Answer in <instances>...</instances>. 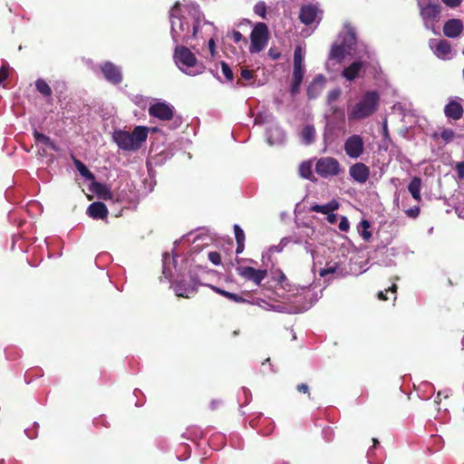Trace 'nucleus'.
Masks as SVG:
<instances>
[{
  "label": "nucleus",
  "instance_id": "1",
  "mask_svg": "<svg viewBox=\"0 0 464 464\" xmlns=\"http://www.w3.org/2000/svg\"><path fill=\"white\" fill-rule=\"evenodd\" d=\"M189 243V249L185 259L186 266L189 267L191 282L185 285L183 280H178L181 268H178V261L174 256L165 253L162 256V276L171 283V287L177 296L189 298L196 293L200 285L199 276L192 275V266L200 267L203 256V237L201 233H189L186 239Z\"/></svg>",
  "mask_w": 464,
  "mask_h": 464
},
{
  "label": "nucleus",
  "instance_id": "2",
  "mask_svg": "<svg viewBox=\"0 0 464 464\" xmlns=\"http://www.w3.org/2000/svg\"><path fill=\"white\" fill-rule=\"evenodd\" d=\"M171 37L174 43H189L200 34V6L195 4L184 5L177 2L169 14Z\"/></svg>",
  "mask_w": 464,
  "mask_h": 464
},
{
  "label": "nucleus",
  "instance_id": "3",
  "mask_svg": "<svg viewBox=\"0 0 464 464\" xmlns=\"http://www.w3.org/2000/svg\"><path fill=\"white\" fill-rule=\"evenodd\" d=\"M355 44L354 30L349 24H345L338 41L332 45L326 66H334L341 63L346 56H353Z\"/></svg>",
  "mask_w": 464,
  "mask_h": 464
},
{
  "label": "nucleus",
  "instance_id": "4",
  "mask_svg": "<svg viewBox=\"0 0 464 464\" xmlns=\"http://www.w3.org/2000/svg\"><path fill=\"white\" fill-rule=\"evenodd\" d=\"M148 132L147 127L137 126L132 132L122 130H114L112 139L121 150L134 151L139 150L147 140Z\"/></svg>",
  "mask_w": 464,
  "mask_h": 464
},
{
  "label": "nucleus",
  "instance_id": "5",
  "mask_svg": "<svg viewBox=\"0 0 464 464\" xmlns=\"http://www.w3.org/2000/svg\"><path fill=\"white\" fill-rule=\"evenodd\" d=\"M380 96L374 92H365L362 98L348 110L350 121H361L372 115L378 107Z\"/></svg>",
  "mask_w": 464,
  "mask_h": 464
},
{
  "label": "nucleus",
  "instance_id": "6",
  "mask_svg": "<svg viewBox=\"0 0 464 464\" xmlns=\"http://www.w3.org/2000/svg\"><path fill=\"white\" fill-rule=\"evenodd\" d=\"M173 58L178 68L184 73L195 76L202 72V64L198 62L195 54L187 47L177 45Z\"/></svg>",
  "mask_w": 464,
  "mask_h": 464
},
{
  "label": "nucleus",
  "instance_id": "7",
  "mask_svg": "<svg viewBox=\"0 0 464 464\" xmlns=\"http://www.w3.org/2000/svg\"><path fill=\"white\" fill-rule=\"evenodd\" d=\"M250 39V53H255L264 50L268 42V28L266 24L264 23L256 24L251 32Z\"/></svg>",
  "mask_w": 464,
  "mask_h": 464
},
{
  "label": "nucleus",
  "instance_id": "8",
  "mask_svg": "<svg viewBox=\"0 0 464 464\" xmlns=\"http://www.w3.org/2000/svg\"><path fill=\"white\" fill-rule=\"evenodd\" d=\"M315 171L322 178L327 179L339 175L342 171V168L335 158L324 157L317 160Z\"/></svg>",
  "mask_w": 464,
  "mask_h": 464
},
{
  "label": "nucleus",
  "instance_id": "9",
  "mask_svg": "<svg viewBox=\"0 0 464 464\" xmlns=\"http://www.w3.org/2000/svg\"><path fill=\"white\" fill-rule=\"evenodd\" d=\"M343 150L350 159H359L365 150L363 138L359 134L350 135L344 141Z\"/></svg>",
  "mask_w": 464,
  "mask_h": 464
},
{
  "label": "nucleus",
  "instance_id": "10",
  "mask_svg": "<svg viewBox=\"0 0 464 464\" xmlns=\"http://www.w3.org/2000/svg\"><path fill=\"white\" fill-rule=\"evenodd\" d=\"M149 114L160 121H169L174 116V107L169 102L155 101L149 107Z\"/></svg>",
  "mask_w": 464,
  "mask_h": 464
},
{
  "label": "nucleus",
  "instance_id": "11",
  "mask_svg": "<svg viewBox=\"0 0 464 464\" xmlns=\"http://www.w3.org/2000/svg\"><path fill=\"white\" fill-rule=\"evenodd\" d=\"M299 18L306 25H317L321 21V12L314 5H305L301 8Z\"/></svg>",
  "mask_w": 464,
  "mask_h": 464
},
{
  "label": "nucleus",
  "instance_id": "12",
  "mask_svg": "<svg viewBox=\"0 0 464 464\" xmlns=\"http://www.w3.org/2000/svg\"><path fill=\"white\" fill-rule=\"evenodd\" d=\"M237 271L240 276L254 282L256 285H259L267 276V271L266 269H255L251 266L239 267Z\"/></svg>",
  "mask_w": 464,
  "mask_h": 464
},
{
  "label": "nucleus",
  "instance_id": "13",
  "mask_svg": "<svg viewBox=\"0 0 464 464\" xmlns=\"http://www.w3.org/2000/svg\"><path fill=\"white\" fill-rule=\"evenodd\" d=\"M349 175L354 181L363 184L369 179L370 169L364 163L357 162L349 168Z\"/></svg>",
  "mask_w": 464,
  "mask_h": 464
},
{
  "label": "nucleus",
  "instance_id": "14",
  "mask_svg": "<svg viewBox=\"0 0 464 464\" xmlns=\"http://www.w3.org/2000/svg\"><path fill=\"white\" fill-rule=\"evenodd\" d=\"M101 70L105 79L113 83H120L122 80L121 69L111 62H105L101 65Z\"/></svg>",
  "mask_w": 464,
  "mask_h": 464
},
{
  "label": "nucleus",
  "instance_id": "15",
  "mask_svg": "<svg viewBox=\"0 0 464 464\" xmlns=\"http://www.w3.org/2000/svg\"><path fill=\"white\" fill-rule=\"evenodd\" d=\"M304 53L300 45L296 46L294 52V71L293 78H296L297 81L300 78H304Z\"/></svg>",
  "mask_w": 464,
  "mask_h": 464
},
{
  "label": "nucleus",
  "instance_id": "16",
  "mask_svg": "<svg viewBox=\"0 0 464 464\" xmlns=\"http://www.w3.org/2000/svg\"><path fill=\"white\" fill-rule=\"evenodd\" d=\"M440 13V7L439 5L429 4L424 7L420 5V15L427 28L430 27V23H432L437 19Z\"/></svg>",
  "mask_w": 464,
  "mask_h": 464
},
{
  "label": "nucleus",
  "instance_id": "17",
  "mask_svg": "<svg viewBox=\"0 0 464 464\" xmlns=\"http://www.w3.org/2000/svg\"><path fill=\"white\" fill-rule=\"evenodd\" d=\"M430 45L434 49V53L440 59H450L451 58V46L449 42L445 40L431 41Z\"/></svg>",
  "mask_w": 464,
  "mask_h": 464
},
{
  "label": "nucleus",
  "instance_id": "18",
  "mask_svg": "<svg viewBox=\"0 0 464 464\" xmlns=\"http://www.w3.org/2000/svg\"><path fill=\"white\" fill-rule=\"evenodd\" d=\"M463 30V23L459 19L447 21L443 27V33L447 37H458Z\"/></svg>",
  "mask_w": 464,
  "mask_h": 464
},
{
  "label": "nucleus",
  "instance_id": "19",
  "mask_svg": "<svg viewBox=\"0 0 464 464\" xmlns=\"http://www.w3.org/2000/svg\"><path fill=\"white\" fill-rule=\"evenodd\" d=\"M364 68V63L362 61H355L348 67L344 68L342 75L347 81H353L358 78Z\"/></svg>",
  "mask_w": 464,
  "mask_h": 464
},
{
  "label": "nucleus",
  "instance_id": "20",
  "mask_svg": "<svg viewBox=\"0 0 464 464\" xmlns=\"http://www.w3.org/2000/svg\"><path fill=\"white\" fill-rule=\"evenodd\" d=\"M87 213L95 219H103L107 217L108 210L102 202H93L88 207Z\"/></svg>",
  "mask_w": 464,
  "mask_h": 464
},
{
  "label": "nucleus",
  "instance_id": "21",
  "mask_svg": "<svg viewBox=\"0 0 464 464\" xmlns=\"http://www.w3.org/2000/svg\"><path fill=\"white\" fill-rule=\"evenodd\" d=\"M267 141L271 144H279L285 140V132L278 126H272L267 130Z\"/></svg>",
  "mask_w": 464,
  "mask_h": 464
},
{
  "label": "nucleus",
  "instance_id": "22",
  "mask_svg": "<svg viewBox=\"0 0 464 464\" xmlns=\"http://www.w3.org/2000/svg\"><path fill=\"white\" fill-rule=\"evenodd\" d=\"M325 79L322 75H317L309 85L307 93L310 98H315L324 89Z\"/></svg>",
  "mask_w": 464,
  "mask_h": 464
},
{
  "label": "nucleus",
  "instance_id": "23",
  "mask_svg": "<svg viewBox=\"0 0 464 464\" xmlns=\"http://www.w3.org/2000/svg\"><path fill=\"white\" fill-rule=\"evenodd\" d=\"M444 112L447 117L459 120L462 117L463 109L459 102H451L445 106Z\"/></svg>",
  "mask_w": 464,
  "mask_h": 464
},
{
  "label": "nucleus",
  "instance_id": "24",
  "mask_svg": "<svg viewBox=\"0 0 464 464\" xmlns=\"http://www.w3.org/2000/svg\"><path fill=\"white\" fill-rule=\"evenodd\" d=\"M420 189L421 179L419 177H414L408 186V190L412 196V198L418 202L421 201Z\"/></svg>",
  "mask_w": 464,
  "mask_h": 464
},
{
  "label": "nucleus",
  "instance_id": "25",
  "mask_svg": "<svg viewBox=\"0 0 464 464\" xmlns=\"http://www.w3.org/2000/svg\"><path fill=\"white\" fill-rule=\"evenodd\" d=\"M339 208V204L333 200L325 205H314L311 207V210L317 213L329 214L334 212Z\"/></svg>",
  "mask_w": 464,
  "mask_h": 464
},
{
  "label": "nucleus",
  "instance_id": "26",
  "mask_svg": "<svg viewBox=\"0 0 464 464\" xmlns=\"http://www.w3.org/2000/svg\"><path fill=\"white\" fill-rule=\"evenodd\" d=\"M315 130L312 125H305L301 131L302 141L309 145L314 141Z\"/></svg>",
  "mask_w": 464,
  "mask_h": 464
},
{
  "label": "nucleus",
  "instance_id": "27",
  "mask_svg": "<svg viewBox=\"0 0 464 464\" xmlns=\"http://www.w3.org/2000/svg\"><path fill=\"white\" fill-rule=\"evenodd\" d=\"M34 137L36 142L43 143L44 145L51 148L53 150H58L55 144L51 140V139L48 136H45L38 132L36 130L34 131Z\"/></svg>",
  "mask_w": 464,
  "mask_h": 464
},
{
  "label": "nucleus",
  "instance_id": "28",
  "mask_svg": "<svg viewBox=\"0 0 464 464\" xmlns=\"http://www.w3.org/2000/svg\"><path fill=\"white\" fill-rule=\"evenodd\" d=\"M338 269L339 264L337 262H328L324 268L319 270V276L324 277L327 275L336 273Z\"/></svg>",
  "mask_w": 464,
  "mask_h": 464
},
{
  "label": "nucleus",
  "instance_id": "29",
  "mask_svg": "<svg viewBox=\"0 0 464 464\" xmlns=\"http://www.w3.org/2000/svg\"><path fill=\"white\" fill-rule=\"evenodd\" d=\"M35 87H36V90L41 93L43 94L44 96L45 97H49L51 96L52 94V89L50 88V86L48 85V83L43 80V79H38L36 82H35Z\"/></svg>",
  "mask_w": 464,
  "mask_h": 464
},
{
  "label": "nucleus",
  "instance_id": "30",
  "mask_svg": "<svg viewBox=\"0 0 464 464\" xmlns=\"http://www.w3.org/2000/svg\"><path fill=\"white\" fill-rule=\"evenodd\" d=\"M75 167L79 173L84 177L86 179L92 180L94 179L93 174L87 169V167L82 163L80 160H76L74 161Z\"/></svg>",
  "mask_w": 464,
  "mask_h": 464
},
{
  "label": "nucleus",
  "instance_id": "31",
  "mask_svg": "<svg viewBox=\"0 0 464 464\" xmlns=\"http://www.w3.org/2000/svg\"><path fill=\"white\" fill-rule=\"evenodd\" d=\"M289 241H290V239L288 237H284L280 240L278 245L270 246L266 253L268 258L270 257L271 254H273L274 252L279 253V252L283 251V249L286 246V245L289 243Z\"/></svg>",
  "mask_w": 464,
  "mask_h": 464
},
{
  "label": "nucleus",
  "instance_id": "32",
  "mask_svg": "<svg viewBox=\"0 0 464 464\" xmlns=\"http://www.w3.org/2000/svg\"><path fill=\"white\" fill-rule=\"evenodd\" d=\"M299 173L304 179H311V177L313 176L311 163L303 162L299 167Z\"/></svg>",
  "mask_w": 464,
  "mask_h": 464
},
{
  "label": "nucleus",
  "instance_id": "33",
  "mask_svg": "<svg viewBox=\"0 0 464 464\" xmlns=\"http://www.w3.org/2000/svg\"><path fill=\"white\" fill-rule=\"evenodd\" d=\"M361 227L362 228L361 232V236L366 241H368L372 237V233L369 231L370 223L367 220H362L361 223Z\"/></svg>",
  "mask_w": 464,
  "mask_h": 464
},
{
  "label": "nucleus",
  "instance_id": "34",
  "mask_svg": "<svg viewBox=\"0 0 464 464\" xmlns=\"http://www.w3.org/2000/svg\"><path fill=\"white\" fill-rule=\"evenodd\" d=\"M254 12L258 16H260L262 18H266V3L262 2V1L256 3V5L254 6Z\"/></svg>",
  "mask_w": 464,
  "mask_h": 464
},
{
  "label": "nucleus",
  "instance_id": "35",
  "mask_svg": "<svg viewBox=\"0 0 464 464\" xmlns=\"http://www.w3.org/2000/svg\"><path fill=\"white\" fill-rule=\"evenodd\" d=\"M222 72L227 81H232L234 78L233 72L226 63H221Z\"/></svg>",
  "mask_w": 464,
  "mask_h": 464
},
{
  "label": "nucleus",
  "instance_id": "36",
  "mask_svg": "<svg viewBox=\"0 0 464 464\" xmlns=\"http://www.w3.org/2000/svg\"><path fill=\"white\" fill-rule=\"evenodd\" d=\"M440 136L446 142H450L455 138V132L450 129H444Z\"/></svg>",
  "mask_w": 464,
  "mask_h": 464
},
{
  "label": "nucleus",
  "instance_id": "37",
  "mask_svg": "<svg viewBox=\"0 0 464 464\" xmlns=\"http://www.w3.org/2000/svg\"><path fill=\"white\" fill-rule=\"evenodd\" d=\"M235 237L237 242L244 243L245 242V233L243 229L238 226H234Z\"/></svg>",
  "mask_w": 464,
  "mask_h": 464
},
{
  "label": "nucleus",
  "instance_id": "38",
  "mask_svg": "<svg viewBox=\"0 0 464 464\" xmlns=\"http://www.w3.org/2000/svg\"><path fill=\"white\" fill-rule=\"evenodd\" d=\"M208 257L209 261L215 266H218L221 264V256L218 252H209Z\"/></svg>",
  "mask_w": 464,
  "mask_h": 464
},
{
  "label": "nucleus",
  "instance_id": "39",
  "mask_svg": "<svg viewBox=\"0 0 464 464\" xmlns=\"http://www.w3.org/2000/svg\"><path fill=\"white\" fill-rule=\"evenodd\" d=\"M303 78H300L298 81L296 78H293V83L291 85V93L295 95L298 92L299 87L302 83Z\"/></svg>",
  "mask_w": 464,
  "mask_h": 464
},
{
  "label": "nucleus",
  "instance_id": "40",
  "mask_svg": "<svg viewBox=\"0 0 464 464\" xmlns=\"http://www.w3.org/2000/svg\"><path fill=\"white\" fill-rule=\"evenodd\" d=\"M420 214V208L414 207L406 210V215L410 218H416Z\"/></svg>",
  "mask_w": 464,
  "mask_h": 464
},
{
  "label": "nucleus",
  "instance_id": "41",
  "mask_svg": "<svg viewBox=\"0 0 464 464\" xmlns=\"http://www.w3.org/2000/svg\"><path fill=\"white\" fill-rule=\"evenodd\" d=\"M350 227L349 221L347 218L342 217L341 221L339 223V229L342 231H347Z\"/></svg>",
  "mask_w": 464,
  "mask_h": 464
},
{
  "label": "nucleus",
  "instance_id": "42",
  "mask_svg": "<svg viewBox=\"0 0 464 464\" xmlns=\"http://www.w3.org/2000/svg\"><path fill=\"white\" fill-rule=\"evenodd\" d=\"M231 37L235 43H239L242 40H244V42L246 43V40L243 37L242 34L238 31H233L231 34Z\"/></svg>",
  "mask_w": 464,
  "mask_h": 464
},
{
  "label": "nucleus",
  "instance_id": "43",
  "mask_svg": "<svg viewBox=\"0 0 464 464\" xmlns=\"http://www.w3.org/2000/svg\"><path fill=\"white\" fill-rule=\"evenodd\" d=\"M241 77L245 80H251L253 79L254 77V73L252 71L248 70V69H246V68H243L241 70Z\"/></svg>",
  "mask_w": 464,
  "mask_h": 464
},
{
  "label": "nucleus",
  "instance_id": "44",
  "mask_svg": "<svg viewBox=\"0 0 464 464\" xmlns=\"http://www.w3.org/2000/svg\"><path fill=\"white\" fill-rule=\"evenodd\" d=\"M446 5L454 8L459 6L462 0H441Z\"/></svg>",
  "mask_w": 464,
  "mask_h": 464
},
{
  "label": "nucleus",
  "instance_id": "45",
  "mask_svg": "<svg viewBox=\"0 0 464 464\" xmlns=\"http://www.w3.org/2000/svg\"><path fill=\"white\" fill-rule=\"evenodd\" d=\"M8 77V69L3 65L0 68V84Z\"/></svg>",
  "mask_w": 464,
  "mask_h": 464
},
{
  "label": "nucleus",
  "instance_id": "46",
  "mask_svg": "<svg viewBox=\"0 0 464 464\" xmlns=\"http://www.w3.org/2000/svg\"><path fill=\"white\" fill-rule=\"evenodd\" d=\"M459 179L464 178V161L459 162L456 166Z\"/></svg>",
  "mask_w": 464,
  "mask_h": 464
},
{
  "label": "nucleus",
  "instance_id": "47",
  "mask_svg": "<svg viewBox=\"0 0 464 464\" xmlns=\"http://www.w3.org/2000/svg\"><path fill=\"white\" fill-rule=\"evenodd\" d=\"M229 299L236 303H245L246 302V300L243 297L239 296L238 295L233 294V293L231 295H229Z\"/></svg>",
  "mask_w": 464,
  "mask_h": 464
},
{
  "label": "nucleus",
  "instance_id": "48",
  "mask_svg": "<svg viewBox=\"0 0 464 464\" xmlns=\"http://www.w3.org/2000/svg\"><path fill=\"white\" fill-rule=\"evenodd\" d=\"M208 48H209V51H210V53L212 55V57L215 56V48H216V44H215V41L213 38L209 39L208 41Z\"/></svg>",
  "mask_w": 464,
  "mask_h": 464
},
{
  "label": "nucleus",
  "instance_id": "49",
  "mask_svg": "<svg viewBox=\"0 0 464 464\" xmlns=\"http://www.w3.org/2000/svg\"><path fill=\"white\" fill-rule=\"evenodd\" d=\"M456 212L459 218H464V202L456 208Z\"/></svg>",
  "mask_w": 464,
  "mask_h": 464
},
{
  "label": "nucleus",
  "instance_id": "50",
  "mask_svg": "<svg viewBox=\"0 0 464 464\" xmlns=\"http://www.w3.org/2000/svg\"><path fill=\"white\" fill-rule=\"evenodd\" d=\"M297 391L300 392L308 393L309 387L305 383H301V384L297 385Z\"/></svg>",
  "mask_w": 464,
  "mask_h": 464
},
{
  "label": "nucleus",
  "instance_id": "51",
  "mask_svg": "<svg viewBox=\"0 0 464 464\" xmlns=\"http://www.w3.org/2000/svg\"><path fill=\"white\" fill-rule=\"evenodd\" d=\"M209 287H211L213 290L217 291L218 293L221 294L222 295L226 296L228 299H229V295L232 294V293L227 292L225 290L217 289L216 287H214L212 285H209Z\"/></svg>",
  "mask_w": 464,
  "mask_h": 464
},
{
  "label": "nucleus",
  "instance_id": "52",
  "mask_svg": "<svg viewBox=\"0 0 464 464\" xmlns=\"http://www.w3.org/2000/svg\"><path fill=\"white\" fill-rule=\"evenodd\" d=\"M327 220L328 222L334 224L336 220V216L333 214V212L327 214Z\"/></svg>",
  "mask_w": 464,
  "mask_h": 464
},
{
  "label": "nucleus",
  "instance_id": "53",
  "mask_svg": "<svg viewBox=\"0 0 464 464\" xmlns=\"http://www.w3.org/2000/svg\"><path fill=\"white\" fill-rule=\"evenodd\" d=\"M237 253L239 254V253L243 252V250H244V243L237 242Z\"/></svg>",
  "mask_w": 464,
  "mask_h": 464
},
{
  "label": "nucleus",
  "instance_id": "54",
  "mask_svg": "<svg viewBox=\"0 0 464 464\" xmlns=\"http://www.w3.org/2000/svg\"><path fill=\"white\" fill-rule=\"evenodd\" d=\"M378 296H379V298H380L381 300H386V299H387V297L385 296L384 292H382V291H381V292L379 293Z\"/></svg>",
  "mask_w": 464,
  "mask_h": 464
},
{
  "label": "nucleus",
  "instance_id": "55",
  "mask_svg": "<svg viewBox=\"0 0 464 464\" xmlns=\"http://www.w3.org/2000/svg\"><path fill=\"white\" fill-rule=\"evenodd\" d=\"M396 288H397V285L395 284L392 285V286L389 289H386L385 292H389V291H392V292H395L396 291Z\"/></svg>",
  "mask_w": 464,
  "mask_h": 464
},
{
  "label": "nucleus",
  "instance_id": "56",
  "mask_svg": "<svg viewBox=\"0 0 464 464\" xmlns=\"http://www.w3.org/2000/svg\"><path fill=\"white\" fill-rule=\"evenodd\" d=\"M440 395H441V392H438L436 402H438V400H440Z\"/></svg>",
  "mask_w": 464,
  "mask_h": 464
},
{
  "label": "nucleus",
  "instance_id": "57",
  "mask_svg": "<svg viewBox=\"0 0 464 464\" xmlns=\"http://www.w3.org/2000/svg\"><path fill=\"white\" fill-rule=\"evenodd\" d=\"M374 446L378 443V440L376 439L372 440Z\"/></svg>",
  "mask_w": 464,
  "mask_h": 464
},
{
  "label": "nucleus",
  "instance_id": "58",
  "mask_svg": "<svg viewBox=\"0 0 464 464\" xmlns=\"http://www.w3.org/2000/svg\"><path fill=\"white\" fill-rule=\"evenodd\" d=\"M210 406L214 409L215 408L214 402H211Z\"/></svg>",
  "mask_w": 464,
  "mask_h": 464
},
{
  "label": "nucleus",
  "instance_id": "59",
  "mask_svg": "<svg viewBox=\"0 0 464 464\" xmlns=\"http://www.w3.org/2000/svg\"><path fill=\"white\" fill-rule=\"evenodd\" d=\"M463 77H464V68H463Z\"/></svg>",
  "mask_w": 464,
  "mask_h": 464
}]
</instances>
